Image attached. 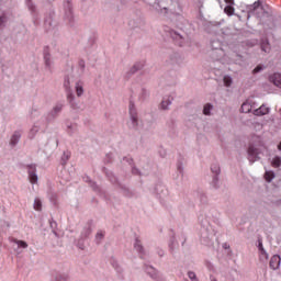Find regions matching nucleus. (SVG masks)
<instances>
[{
  "label": "nucleus",
  "instance_id": "obj_26",
  "mask_svg": "<svg viewBox=\"0 0 281 281\" xmlns=\"http://www.w3.org/2000/svg\"><path fill=\"white\" fill-rule=\"evenodd\" d=\"M67 100H68L69 102H74V93L68 92V94H67Z\"/></svg>",
  "mask_w": 281,
  "mask_h": 281
},
{
  "label": "nucleus",
  "instance_id": "obj_34",
  "mask_svg": "<svg viewBox=\"0 0 281 281\" xmlns=\"http://www.w3.org/2000/svg\"><path fill=\"white\" fill-rule=\"evenodd\" d=\"M175 38H181V35H177V34H176Z\"/></svg>",
  "mask_w": 281,
  "mask_h": 281
},
{
  "label": "nucleus",
  "instance_id": "obj_32",
  "mask_svg": "<svg viewBox=\"0 0 281 281\" xmlns=\"http://www.w3.org/2000/svg\"><path fill=\"white\" fill-rule=\"evenodd\" d=\"M137 69H139V68H137V65H135V66L133 67V72L137 71Z\"/></svg>",
  "mask_w": 281,
  "mask_h": 281
},
{
  "label": "nucleus",
  "instance_id": "obj_29",
  "mask_svg": "<svg viewBox=\"0 0 281 281\" xmlns=\"http://www.w3.org/2000/svg\"><path fill=\"white\" fill-rule=\"evenodd\" d=\"M4 22H5V16L1 15V16H0V26H1V24L4 23Z\"/></svg>",
  "mask_w": 281,
  "mask_h": 281
},
{
  "label": "nucleus",
  "instance_id": "obj_3",
  "mask_svg": "<svg viewBox=\"0 0 281 281\" xmlns=\"http://www.w3.org/2000/svg\"><path fill=\"white\" fill-rule=\"evenodd\" d=\"M270 82H273L276 87H279L281 89V74L274 72L269 77Z\"/></svg>",
  "mask_w": 281,
  "mask_h": 281
},
{
  "label": "nucleus",
  "instance_id": "obj_19",
  "mask_svg": "<svg viewBox=\"0 0 281 281\" xmlns=\"http://www.w3.org/2000/svg\"><path fill=\"white\" fill-rule=\"evenodd\" d=\"M224 85H225V87H232V77L225 76L224 77Z\"/></svg>",
  "mask_w": 281,
  "mask_h": 281
},
{
  "label": "nucleus",
  "instance_id": "obj_8",
  "mask_svg": "<svg viewBox=\"0 0 281 281\" xmlns=\"http://www.w3.org/2000/svg\"><path fill=\"white\" fill-rule=\"evenodd\" d=\"M19 139H21V133L15 132L10 140L11 146H16V144H19Z\"/></svg>",
  "mask_w": 281,
  "mask_h": 281
},
{
  "label": "nucleus",
  "instance_id": "obj_14",
  "mask_svg": "<svg viewBox=\"0 0 281 281\" xmlns=\"http://www.w3.org/2000/svg\"><path fill=\"white\" fill-rule=\"evenodd\" d=\"M280 166H281V158L279 156H276L272 159V167L273 168H280Z\"/></svg>",
  "mask_w": 281,
  "mask_h": 281
},
{
  "label": "nucleus",
  "instance_id": "obj_33",
  "mask_svg": "<svg viewBox=\"0 0 281 281\" xmlns=\"http://www.w3.org/2000/svg\"><path fill=\"white\" fill-rule=\"evenodd\" d=\"M278 149L281 150V142L278 145Z\"/></svg>",
  "mask_w": 281,
  "mask_h": 281
},
{
  "label": "nucleus",
  "instance_id": "obj_23",
  "mask_svg": "<svg viewBox=\"0 0 281 281\" xmlns=\"http://www.w3.org/2000/svg\"><path fill=\"white\" fill-rule=\"evenodd\" d=\"M212 172H214L215 175H218V172H221V168L218 166H212L211 167Z\"/></svg>",
  "mask_w": 281,
  "mask_h": 281
},
{
  "label": "nucleus",
  "instance_id": "obj_13",
  "mask_svg": "<svg viewBox=\"0 0 281 281\" xmlns=\"http://www.w3.org/2000/svg\"><path fill=\"white\" fill-rule=\"evenodd\" d=\"M233 4H229L225 7L224 12L227 14V16H233L235 9L232 7Z\"/></svg>",
  "mask_w": 281,
  "mask_h": 281
},
{
  "label": "nucleus",
  "instance_id": "obj_22",
  "mask_svg": "<svg viewBox=\"0 0 281 281\" xmlns=\"http://www.w3.org/2000/svg\"><path fill=\"white\" fill-rule=\"evenodd\" d=\"M262 69H265L262 67V65H258L254 70H252V74H260V71H262Z\"/></svg>",
  "mask_w": 281,
  "mask_h": 281
},
{
  "label": "nucleus",
  "instance_id": "obj_21",
  "mask_svg": "<svg viewBox=\"0 0 281 281\" xmlns=\"http://www.w3.org/2000/svg\"><path fill=\"white\" fill-rule=\"evenodd\" d=\"M64 87L67 91H69L71 89L70 82H69V78L65 79L64 81Z\"/></svg>",
  "mask_w": 281,
  "mask_h": 281
},
{
  "label": "nucleus",
  "instance_id": "obj_36",
  "mask_svg": "<svg viewBox=\"0 0 281 281\" xmlns=\"http://www.w3.org/2000/svg\"><path fill=\"white\" fill-rule=\"evenodd\" d=\"M66 157H67V159H69V155H67Z\"/></svg>",
  "mask_w": 281,
  "mask_h": 281
},
{
  "label": "nucleus",
  "instance_id": "obj_2",
  "mask_svg": "<svg viewBox=\"0 0 281 281\" xmlns=\"http://www.w3.org/2000/svg\"><path fill=\"white\" fill-rule=\"evenodd\" d=\"M248 159L254 164L258 159V149H256L254 146H249L248 148Z\"/></svg>",
  "mask_w": 281,
  "mask_h": 281
},
{
  "label": "nucleus",
  "instance_id": "obj_18",
  "mask_svg": "<svg viewBox=\"0 0 281 281\" xmlns=\"http://www.w3.org/2000/svg\"><path fill=\"white\" fill-rule=\"evenodd\" d=\"M210 111H212V104L206 103L203 109L204 115H210Z\"/></svg>",
  "mask_w": 281,
  "mask_h": 281
},
{
  "label": "nucleus",
  "instance_id": "obj_4",
  "mask_svg": "<svg viewBox=\"0 0 281 281\" xmlns=\"http://www.w3.org/2000/svg\"><path fill=\"white\" fill-rule=\"evenodd\" d=\"M251 109H254V102L249 99L241 104L243 113H251Z\"/></svg>",
  "mask_w": 281,
  "mask_h": 281
},
{
  "label": "nucleus",
  "instance_id": "obj_6",
  "mask_svg": "<svg viewBox=\"0 0 281 281\" xmlns=\"http://www.w3.org/2000/svg\"><path fill=\"white\" fill-rule=\"evenodd\" d=\"M269 113V108L267 105H261L259 109L254 111V115H267Z\"/></svg>",
  "mask_w": 281,
  "mask_h": 281
},
{
  "label": "nucleus",
  "instance_id": "obj_12",
  "mask_svg": "<svg viewBox=\"0 0 281 281\" xmlns=\"http://www.w3.org/2000/svg\"><path fill=\"white\" fill-rule=\"evenodd\" d=\"M146 273H148V276H150V278H154V279L157 278V271L153 267H147Z\"/></svg>",
  "mask_w": 281,
  "mask_h": 281
},
{
  "label": "nucleus",
  "instance_id": "obj_11",
  "mask_svg": "<svg viewBox=\"0 0 281 281\" xmlns=\"http://www.w3.org/2000/svg\"><path fill=\"white\" fill-rule=\"evenodd\" d=\"M276 177V173H273V171H266L265 173V179L266 181H268V183H270V181H273Z\"/></svg>",
  "mask_w": 281,
  "mask_h": 281
},
{
  "label": "nucleus",
  "instance_id": "obj_24",
  "mask_svg": "<svg viewBox=\"0 0 281 281\" xmlns=\"http://www.w3.org/2000/svg\"><path fill=\"white\" fill-rule=\"evenodd\" d=\"M188 276H189L190 280L199 281V280H196V274L194 272L190 271V272H188Z\"/></svg>",
  "mask_w": 281,
  "mask_h": 281
},
{
  "label": "nucleus",
  "instance_id": "obj_9",
  "mask_svg": "<svg viewBox=\"0 0 281 281\" xmlns=\"http://www.w3.org/2000/svg\"><path fill=\"white\" fill-rule=\"evenodd\" d=\"M76 93L78 95V98H80V95H82V93H85V89L82 88V82L78 81L76 83Z\"/></svg>",
  "mask_w": 281,
  "mask_h": 281
},
{
  "label": "nucleus",
  "instance_id": "obj_30",
  "mask_svg": "<svg viewBox=\"0 0 281 281\" xmlns=\"http://www.w3.org/2000/svg\"><path fill=\"white\" fill-rule=\"evenodd\" d=\"M259 249H260V251H265V248H262L261 241H259Z\"/></svg>",
  "mask_w": 281,
  "mask_h": 281
},
{
  "label": "nucleus",
  "instance_id": "obj_5",
  "mask_svg": "<svg viewBox=\"0 0 281 281\" xmlns=\"http://www.w3.org/2000/svg\"><path fill=\"white\" fill-rule=\"evenodd\" d=\"M130 115L134 126H137V112L135 111V104L130 103Z\"/></svg>",
  "mask_w": 281,
  "mask_h": 281
},
{
  "label": "nucleus",
  "instance_id": "obj_27",
  "mask_svg": "<svg viewBox=\"0 0 281 281\" xmlns=\"http://www.w3.org/2000/svg\"><path fill=\"white\" fill-rule=\"evenodd\" d=\"M97 238H100V239L104 238V234L102 232L98 233Z\"/></svg>",
  "mask_w": 281,
  "mask_h": 281
},
{
  "label": "nucleus",
  "instance_id": "obj_20",
  "mask_svg": "<svg viewBox=\"0 0 281 281\" xmlns=\"http://www.w3.org/2000/svg\"><path fill=\"white\" fill-rule=\"evenodd\" d=\"M171 102H170V99H164L162 102H161V109H168V105H170Z\"/></svg>",
  "mask_w": 281,
  "mask_h": 281
},
{
  "label": "nucleus",
  "instance_id": "obj_25",
  "mask_svg": "<svg viewBox=\"0 0 281 281\" xmlns=\"http://www.w3.org/2000/svg\"><path fill=\"white\" fill-rule=\"evenodd\" d=\"M56 281H67V277L59 274L56 277Z\"/></svg>",
  "mask_w": 281,
  "mask_h": 281
},
{
  "label": "nucleus",
  "instance_id": "obj_15",
  "mask_svg": "<svg viewBox=\"0 0 281 281\" xmlns=\"http://www.w3.org/2000/svg\"><path fill=\"white\" fill-rule=\"evenodd\" d=\"M42 207H43V203L38 199H35L34 210H36L37 212H41Z\"/></svg>",
  "mask_w": 281,
  "mask_h": 281
},
{
  "label": "nucleus",
  "instance_id": "obj_16",
  "mask_svg": "<svg viewBox=\"0 0 281 281\" xmlns=\"http://www.w3.org/2000/svg\"><path fill=\"white\" fill-rule=\"evenodd\" d=\"M13 241L15 243V245L22 247V249H27V243H25L24 240L14 239Z\"/></svg>",
  "mask_w": 281,
  "mask_h": 281
},
{
  "label": "nucleus",
  "instance_id": "obj_1",
  "mask_svg": "<svg viewBox=\"0 0 281 281\" xmlns=\"http://www.w3.org/2000/svg\"><path fill=\"white\" fill-rule=\"evenodd\" d=\"M29 179L31 183H37L38 176H36V165L29 166Z\"/></svg>",
  "mask_w": 281,
  "mask_h": 281
},
{
  "label": "nucleus",
  "instance_id": "obj_28",
  "mask_svg": "<svg viewBox=\"0 0 281 281\" xmlns=\"http://www.w3.org/2000/svg\"><path fill=\"white\" fill-rule=\"evenodd\" d=\"M228 5H234V0H224Z\"/></svg>",
  "mask_w": 281,
  "mask_h": 281
},
{
  "label": "nucleus",
  "instance_id": "obj_10",
  "mask_svg": "<svg viewBox=\"0 0 281 281\" xmlns=\"http://www.w3.org/2000/svg\"><path fill=\"white\" fill-rule=\"evenodd\" d=\"M134 248L136 251H138V254H144V246H142V241H139V239H136Z\"/></svg>",
  "mask_w": 281,
  "mask_h": 281
},
{
  "label": "nucleus",
  "instance_id": "obj_17",
  "mask_svg": "<svg viewBox=\"0 0 281 281\" xmlns=\"http://www.w3.org/2000/svg\"><path fill=\"white\" fill-rule=\"evenodd\" d=\"M261 49H262V52H269L270 49H271V46L269 45V42H262L261 43Z\"/></svg>",
  "mask_w": 281,
  "mask_h": 281
},
{
  "label": "nucleus",
  "instance_id": "obj_7",
  "mask_svg": "<svg viewBox=\"0 0 281 281\" xmlns=\"http://www.w3.org/2000/svg\"><path fill=\"white\" fill-rule=\"evenodd\" d=\"M270 267L272 269H278L280 267V256H273L270 260Z\"/></svg>",
  "mask_w": 281,
  "mask_h": 281
},
{
  "label": "nucleus",
  "instance_id": "obj_35",
  "mask_svg": "<svg viewBox=\"0 0 281 281\" xmlns=\"http://www.w3.org/2000/svg\"><path fill=\"white\" fill-rule=\"evenodd\" d=\"M47 59V56H45V60ZM46 65H49V63H47V60H46Z\"/></svg>",
  "mask_w": 281,
  "mask_h": 281
},
{
  "label": "nucleus",
  "instance_id": "obj_31",
  "mask_svg": "<svg viewBox=\"0 0 281 281\" xmlns=\"http://www.w3.org/2000/svg\"><path fill=\"white\" fill-rule=\"evenodd\" d=\"M60 109H63V105L56 106L55 111H60Z\"/></svg>",
  "mask_w": 281,
  "mask_h": 281
}]
</instances>
